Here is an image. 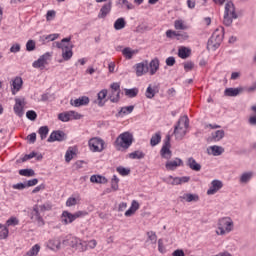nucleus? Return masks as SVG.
<instances>
[{"label": "nucleus", "mask_w": 256, "mask_h": 256, "mask_svg": "<svg viewBox=\"0 0 256 256\" xmlns=\"http://www.w3.org/2000/svg\"><path fill=\"white\" fill-rule=\"evenodd\" d=\"M148 68H150V75H155L159 71V58H154L148 63Z\"/></svg>", "instance_id": "obj_20"}, {"label": "nucleus", "mask_w": 256, "mask_h": 256, "mask_svg": "<svg viewBox=\"0 0 256 256\" xmlns=\"http://www.w3.org/2000/svg\"><path fill=\"white\" fill-rule=\"evenodd\" d=\"M177 41H187L189 39V34L187 32L177 33L176 32Z\"/></svg>", "instance_id": "obj_50"}, {"label": "nucleus", "mask_w": 256, "mask_h": 256, "mask_svg": "<svg viewBox=\"0 0 256 256\" xmlns=\"http://www.w3.org/2000/svg\"><path fill=\"white\" fill-rule=\"evenodd\" d=\"M26 51H35V40H28L26 43Z\"/></svg>", "instance_id": "obj_56"}, {"label": "nucleus", "mask_w": 256, "mask_h": 256, "mask_svg": "<svg viewBox=\"0 0 256 256\" xmlns=\"http://www.w3.org/2000/svg\"><path fill=\"white\" fill-rule=\"evenodd\" d=\"M174 27H175V29L182 30V31H185L187 29V25H185L183 20H176L174 22Z\"/></svg>", "instance_id": "obj_46"}, {"label": "nucleus", "mask_w": 256, "mask_h": 256, "mask_svg": "<svg viewBox=\"0 0 256 256\" xmlns=\"http://www.w3.org/2000/svg\"><path fill=\"white\" fill-rule=\"evenodd\" d=\"M68 114L70 117V121L71 119L78 120V119H81V117H83V115L79 114V112H76V111H68Z\"/></svg>", "instance_id": "obj_54"}, {"label": "nucleus", "mask_w": 256, "mask_h": 256, "mask_svg": "<svg viewBox=\"0 0 256 256\" xmlns=\"http://www.w3.org/2000/svg\"><path fill=\"white\" fill-rule=\"evenodd\" d=\"M67 139V134L61 130H55L53 131L49 138L47 139L48 143H55V141L61 142L65 141Z\"/></svg>", "instance_id": "obj_12"}, {"label": "nucleus", "mask_w": 256, "mask_h": 256, "mask_svg": "<svg viewBox=\"0 0 256 256\" xmlns=\"http://www.w3.org/2000/svg\"><path fill=\"white\" fill-rule=\"evenodd\" d=\"M183 166V160H181L180 158H175V160L172 161H168L166 162V169L168 171H175L176 167H181Z\"/></svg>", "instance_id": "obj_16"}, {"label": "nucleus", "mask_w": 256, "mask_h": 256, "mask_svg": "<svg viewBox=\"0 0 256 256\" xmlns=\"http://www.w3.org/2000/svg\"><path fill=\"white\" fill-rule=\"evenodd\" d=\"M210 150L212 152V155H214V157L221 155L225 151L223 147L217 146V145L211 146Z\"/></svg>", "instance_id": "obj_36"}, {"label": "nucleus", "mask_w": 256, "mask_h": 256, "mask_svg": "<svg viewBox=\"0 0 256 256\" xmlns=\"http://www.w3.org/2000/svg\"><path fill=\"white\" fill-rule=\"evenodd\" d=\"M116 171H117V173H119V175H122V177H127V175H129L131 173V169L125 168L123 166L117 167Z\"/></svg>", "instance_id": "obj_41"}, {"label": "nucleus", "mask_w": 256, "mask_h": 256, "mask_svg": "<svg viewBox=\"0 0 256 256\" xmlns=\"http://www.w3.org/2000/svg\"><path fill=\"white\" fill-rule=\"evenodd\" d=\"M59 38V34H50L47 36H42V41H55V39Z\"/></svg>", "instance_id": "obj_52"}, {"label": "nucleus", "mask_w": 256, "mask_h": 256, "mask_svg": "<svg viewBox=\"0 0 256 256\" xmlns=\"http://www.w3.org/2000/svg\"><path fill=\"white\" fill-rule=\"evenodd\" d=\"M186 165L192 169V171H201V164L197 163L193 157L188 158Z\"/></svg>", "instance_id": "obj_25"}, {"label": "nucleus", "mask_w": 256, "mask_h": 256, "mask_svg": "<svg viewBox=\"0 0 256 256\" xmlns=\"http://www.w3.org/2000/svg\"><path fill=\"white\" fill-rule=\"evenodd\" d=\"M147 237L148 239L146 240V243H149V241L152 245H155L157 243V234H155V232L153 231L147 232Z\"/></svg>", "instance_id": "obj_38"}, {"label": "nucleus", "mask_w": 256, "mask_h": 256, "mask_svg": "<svg viewBox=\"0 0 256 256\" xmlns=\"http://www.w3.org/2000/svg\"><path fill=\"white\" fill-rule=\"evenodd\" d=\"M56 15H57V12H55V10H49L46 13V20L47 21H53V19H55Z\"/></svg>", "instance_id": "obj_55"}, {"label": "nucleus", "mask_w": 256, "mask_h": 256, "mask_svg": "<svg viewBox=\"0 0 256 256\" xmlns=\"http://www.w3.org/2000/svg\"><path fill=\"white\" fill-rule=\"evenodd\" d=\"M88 146L93 153H102L105 150V140L100 137H93L88 141Z\"/></svg>", "instance_id": "obj_6"}, {"label": "nucleus", "mask_w": 256, "mask_h": 256, "mask_svg": "<svg viewBox=\"0 0 256 256\" xmlns=\"http://www.w3.org/2000/svg\"><path fill=\"white\" fill-rule=\"evenodd\" d=\"M220 189H223V182L221 180H213L211 187L207 190V195H215Z\"/></svg>", "instance_id": "obj_13"}, {"label": "nucleus", "mask_w": 256, "mask_h": 256, "mask_svg": "<svg viewBox=\"0 0 256 256\" xmlns=\"http://www.w3.org/2000/svg\"><path fill=\"white\" fill-rule=\"evenodd\" d=\"M39 251H41V246L36 244L26 253L25 256H37L39 255Z\"/></svg>", "instance_id": "obj_35"}, {"label": "nucleus", "mask_w": 256, "mask_h": 256, "mask_svg": "<svg viewBox=\"0 0 256 256\" xmlns=\"http://www.w3.org/2000/svg\"><path fill=\"white\" fill-rule=\"evenodd\" d=\"M33 157H37V152H31L30 154L24 155L22 158V163H25V161H29V159H33Z\"/></svg>", "instance_id": "obj_61"}, {"label": "nucleus", "mask_w": 256, "mask_h": 256, "mask_svg": "<svg viewBox=\"0 0 256 256\" xmlns=\"http://www.w3.org/2000/svg\"><path fill=\"white\" fill-rule=\"evenodd\" d=\"M26 117L30 121H35V119H37V112L33 110H29L28 112H26Z\"/></svg>", "instance_id": "obj_53"}, {"label": "nucleus", "mask_w": 256, "mask_h": 256, "mask_svg": "<svg viewBox=\"0 0 256 256\" xmlns=\"http://www.w3.org/2000/svg\"><path fill=\"white\" fill-rule=\"evenodd\" d=\"M225 137L224 130H217L215 133H212V141H221Z\"/></svg>", "instance_id": "obj_37"}, {"label": "nucleus", "mask_w": 256, "mask_h": 256, "mask_svg": "<svg viewBox=\"0 0 256 256\" xmlns=\"http://www.w3.org/2000/svg\"><path fill=\"white\" fill-rule=\"evenodd\" d=\"M127 25V22H125V18H118L114 22V29L116 31H121V29H125V26Z\"/></svg>", "instance_id": "obj_29"}, {"label": "nucleus", "mask_w": 256, "mask_h": 256, "mask_svg": "<svg viewBox=\"0 0 256 256\" xmlns=\"http://www.w3.org/2000/svg\"><path fill=\"white\" fill-rule=\"evenodd\" d=\"M240 93H243V88H226L224 91V95L226 97H237Z\"/></svg>", "instance_id": "obj_19"}, {"label": "nucleus", "mask_w": 256, "mask_h": 256, "mask_svg": "<svg viewBox=\"0 0 256 256\" xmlns=\"http://www.w3.org/2000/svg\"><path fill=\"white\" fill-rule=\"evenodd\" d=\"M191 55V50L187 49V47H182L178 50V57L180 59H187Z\"/></svg>", "instance_id": "obj_31"}, {"label": "nucleus", "mask_w": 256, "mask_h": 256, "mask_svg": "<svg viewBox=\"0 0 256 256\" xmlns=\"http://www.w3.org/2000/svg\"><path fill=\"white\" fill-rule=\"evenodd\" d=\"M191 181V177L189 176H183V177H176L174 179L175 185H181L182 183H189Z\"/></svg>", "instance_id": "obj_43"}, {"label": "nucleus", "mask_w": 256, "mask_h": 256, "mask_svg": "<svg viewBox=\"0 0 256 256\" xmlns=\"http://www.w3.org/2000/svg\"><path fill=\"white\" fill-rule=\"evenodd\" d=\"M161 143V132H156L150 139L151 147H155Z\"/></svg>", "instance_id": "obj_30"}, {"label": "nucleus", "mask_w": 256, "mask_h": 256, "mask_svg": "<svg viewBox=\"0 0 256 256\" xmlns=\"http://www.w3.org/2000/svg\"><path fill=\"white\" fill-rule=\"evenodd\" d=\"M194 67H195V63H193V62H191V61L186 62V63L184 64V69H185V71H193Z\"/></svg>", "instance_id": "obj_62"}, {"label": "nucleus", "mask_w": 256, "mask_h": 256, "mask_svg": "<svg viewBox=\"0 0 256 256\" xmlns=\"http://www.w3.org/2000/svg\"><path fill=\"white\" fill-rule=\"evenodd\" d=\"M226 15H231L232 19H237V13H235V4L233 2H227L225 5V12Z\"/></svg>", "instance_id": "obj_18"}, {"label": "nucleus", "mask_w": 256, "mask_h": 256, "mask_svg": "<svg viewBox=\"0 0 256 256\" xmlns=\"http://www.w3.org/2000/svg\"><path fill=\"white\" fill-rule=\"evenodd\" d=\"M58 119H59V121H62L63 123H67V121H71L69 112H64V113L58 114Z\"/></svg>", "instance_id": "obj_49"}, {"label": "nucleus", "mask_w": 256, "mask_h": 256, "mask_svg": "<svg viewBox=\"0 0 256 256\" xmlns=\"http://www.w3.org/2000/svg\"><path fill=\"white\" fill-rule=\"evenodd\" d=\"M108 99L111 103H119L121 99V92L111 90L108 94Z\"/></svg>", "instance_id": "obj_27"}, {"label": "nucleus", "mask_w": 256, "mask_h": 256, "mask_svg": "<svg viewBox=\"0 0 256 256\" xmlns=\"http://www.w3.org/2000/svg\"><path fill=\"white\" fill-rule=\"evenodd\" d=\"M129 159H145L143 151L136 150L128 154Z\"/></svg>", "instance_id": "obj_32"}, {"label": "nucleus", "mask_w": 256, "mask_h": 256, "mask_svg": "<svg viewBox=\"0 0 256 256\" xmlns=\"http://www.w3.org/2000/svg\"><path fill=\"white\" fill-rule=\"evenodd\" d=\"M19 175H22L23 177H33L35 171L33 169H21L19 170Z\"/></svg>", "instance_id": "obj_42"}, {"label": "nucleus", "mask_w": 256, "mask_h": 256, "mask_svg": "<svg viewBox=\"0 0 256 256\" xmlns=\"http://www.w3.org/2000/svg\"><path fill=\"white\" fill-rule=\"evenodd\" d=\"M253 175L254 173L249 171V172H244L241 176H240V183L246 184L249 183L251 181V179H253Z\"/></svg>", "instance_id": "obj_28"}, {"label": "nucleus", "mask_w": 256, "mask_h": 256, "mask_svg": "<svg viewBox=\"0 0 256 256\" xmlns=\"http://www.w3.org/2000/svg\"><path fill=\"white\" fill-rule=\"evenodd\" d=\"M89 213L87 211H77L74 214L69 211H64L61 216V221L63 225H69V223H73L75 219H79L80 217H87Z\"/></svg>", "instance_id": "obj_5"}, {"label": "nucleus", "mask_w": 256, "mask_h": 256, "mask_svg": "<svg viewBox=\"0 0 256 256\" xmlns=\"http://www.w3.org/2000/svg\"><path fill=\"white\" fill-rule=\"evenodd\" d=\"M49 245H51L52 249H61V241L60 240H51L49 242Z\"/></svg>", "instance_id": "obj_59"}, {"label": "nucleus", "mask_w": 256, "mask_h": 256, "mask_svg": "<svg viewBox=\"0 0 256 256\" xmlns=\"http://www.w3.org/2000/svg\"><path fill=\"white\" fill-rule=\"evenodd\" d=\"M90 181L91 183L105 185V183H107V178L105 176L94 174L90 177Z\"/></svg>", "instance_id": "obj_26"}, {"label": "nucleus", "mask_w": 256, "mask_h": 256, "mask_svg": "<svg viewBox=\"0 0 256 256\" xmlns=\"http://www.w3.org/2000/svg\"><path fill=\"white\" fill-rule=\"evenodd\" d=\"M12 95H15V91H21V88L23 87V78L16 77L12 82Z\"/></svg>", "instance_id": "obj_21"}, {"label": "nucleus", "mask_w": 256, "mask_h": 256, "mask_svg": "<svg viewBox=\"0 0 256 256\" xmlns=\"http://www.w3.org/2000/svg\"><path fill=\"white\" fill-rule=\"evenodd\" d=\"M70 42H71V37L63 38L61 42H56V47L58 49H62V51H65V47H67L65 43H70Z\"/></svg>", "instance_id": "obj_40"}, {"label": "nucleus", "mask_w": 256, "mask_h": 256, "mask_svg": "<svg viewBox=\"0 0 256 256\" xmlns=\"http://www.w3.org/2000/svg\"><path fill=\"white\" fill-rule=\"evenodd\" d=\"M223 37H225V28H217L207 42L208 51H217L223 43Z\"/></svg>", "instance_id": "obj_1"}, {"label": "nucleus", "mask_w": 256, "mask_h": 256, "mask_svg": "<svg viewBox=\"0 0 256 256\" xmlns=\"http://www.w3.org/2000/svg\"><path fill=\"white\" fill-rule=\"evenodd\" d=\"M180 199H183L187 203H197V201H199V195L186 193L183 196H181Z\"/></svg>", "instance_id": "obj_24"}, {"label": "nucleus", "mask_w": 256, "mask_h": 256, "mask_svg": "<svg viewBox=\"0 0 256 256\" xmlns=\"http://www.w3.org/2000/svg\"><path fill=\"white\" fill-rule=\"evenodd\" d=\"M40 213H45V211H51V204H43V205H38Z\"/></svg>", "instance_id": "obj_60"}, {"label": "nucleus", "mask_w": 256, "mask_h": 256, "mask_svg": "<svg viewBox=\"0 0 256 256\" xmlns=\"http://www.w3.org/2000/svg\"><path fill=\"white\" fill-rule=\"evenodd\" d=\"M187 129H189V117L182 116L174 127L173 134L175 135V139L181 141L187 135Z\"/></svg>", "instance_id": "obj_2"}, {"label": "nucleus", "mask_w": 256, "mask_h": 256, "mask_svg": "<svg viewBox=\"0 0 256 256\" xmlns=\"http://www.w3.org/2000/svg\"><path fill=\"white\" fill-rule=\"evenodd\" d=\"M235 227V223L231 217H223L218 220V230L216 234L226 235V233H231Z\"/></svg>", "instance_id": "obj_4"}, {"label": "nucleus", "mask_w": 256, "mask_h": 256, "mask_svg": "<svg viewBox=\"0 0 256 256\" xmlns=\"http://www.w3.org/2000/svg\"><path fill=\"white\" fill-rule=\"evenodd\" d=\"M73 155H75V151L68 149L65 154V161L66 163H70V161L73 159Z\"/></svg>", "instance_id": "obj_51"}, {"label": "nucleus", "mask_w": 256, "mask_h": 256, "mask_svg": "<svg viewBox=\"0 0 256 256\" xmlns=\"http://www.w3.org/2000/svg\"><path fill=\"white\" fill-rule=\"evenodd\" d=\"M172 256H185V251L182 249H177L172 253Z\"/></svg>", "instance_id": "obj_64"}, {"label": "nucleus", "mask_w": 256, "mask_h": 256, "mask_svg": "<svg viewBox=\"0 0 256 256\" xmlns=\"http://www.w3.org/2000/svg\"><path fill=\"white\" fill-rule=\"evenodd\" d=\"M111 189L112 191H119V178L116 175L112 177L111 180Z\"/></svg>", "instance_id": "obj_44"}, {"label": "nucleus", "mask_w": 256, "mask_h": 256, "mask_svg": "<svg viewBox=\"0 0 256 256\" xmlns=\"http://www.w3.org/2000/svg\"><path fill=\"white\" fill-rule=\"evenodd\" d=\"M139 53L138 49H131V47H126L122 50V55L125 57V59H133V55H137Z\"/></svg>", "instance_id": "obj_22"}, {"label": "nucleus", "mask_w": 256, "mask_h": 256, "mask_svg": "<svg viewBox=\"0 0 256 256\" xmlns=\"http://www.w3.org/2000/svg\"><path fill=\"white\" fill-rule=\"evenodd\" d=\"M107 93H108L107 89H103L97 94L98 107H105L106 100L104 99L107 98Z\"/></svg>", "instance_id": "obj_23"}, {"label": "nucleus", "mask_w": 256, "mask_h": 256, "mask_svg": "<svg viewBox=\"0 0 256 256\" xmlns=\"http://www.w3.org/2000/svg\"><path fill=\"white\" fill-rule=\"evenodd\" d=\"M73 57V44H68L64 47V50H62V58L64 61H69Z\"/></svg>", "instance_id": "obj_17"}, {"label": "nucleus", "mask_w": 256, "mask_h": 256, "mask_svg": "<svg viewBox=\"0 0 256 256\" xmlns=\"http://www.w3.org/2000/svg\"><path fill=\"white\" fill-rule=\"evenodd\" d=\"M155 93V89L149 85L146 89L145 96L147 99H153V97H155Z\"/></svg>", "instance_id": "obj_47"}, {"label": "nucleus", "mask_w": 256, "mask_h": 256, "mask_svg": "<svg viewBox=\"0 0 256 256\" xmlns=\"http://www.w3.org/2000/svg\"><path fill=\"white\" fill-rule=\"evenodd\" d=\"M9 237V228L6 226L0 231V239H7Z\"/></svg>", "instance_id": "obj_57"}, {"label": "nucleus", "mask_w": 256, "mask_h": 256, "mask_svg": "<svg viewBox=\"0 0 256 256\" xmlns=\"http://www.w3.org/2000/svg\"><path fill=\"white\" fill-rule=\"evenodd\" d=\"M89 97L87 96H82L80 98H77L75 100H71L70 101V105H72V107H83L85 105H89Z\"/></svg>", "instance_id": "obj_15"}, {"label": "nucleus", "mask_w": 256, "mask_h": 256, "mask_svg": "<svg viewBox=\"0 0 256 256\" xmlns=\"http://www.w3.org/2000/svg\"><path fill=\"white\" fill-rule=\"evenodd\" d=\"M114 145L117 151H121V149H129V146L133 145V134L129 132H124L120 134L116 138Z\"/></svg>", "instance_id": "obj_3"}, {"label": "nucleus", "mask_w": 256, "mask_h": 256, "mask_svg": "<svg viewBox=\"0 0 256 256\" xmlns=\"http://www.w3.org/2000/svg\"><path fill=\"white\" fill-rule=\"evenodd\" d=\"M77 205V198L70 197L66 201V207H75Z\"/></svg>", "instance_id": "obj_58"}, {"label": "nucleus", "mask_w": 256, "mask_h": 256, "mask_svg": "<svg viewBox=\"0 0 256 256\" xmlns=\"http://www.w3.org/2000/svg\"><path fill=\"white\" fill-rule=\"evenodd\" d=\"M223 23L226 27H231L233 25V17L229 14H224Z\"/></svg>", "instance_id": "obj_48"}, {"label": "nucleus", "mask_w": 256, "mask_h": 256, "mask_svg": "<svg viewBox=\"0 0 256 256\" xmlns=\"http://www.w3.org/2000/svg\"><path fill=\"white\" fill-rule=\"evenodd\" d=\"M49 59H51V53L46 52L33 62L32 67H34V69H45V65H48Z\"/></svg>", "instance_id": "obj_8"}, {"label": "nucleus", "mask_w": 256, "mask_h": 256, "mask_svg": "<svg viewBox=\"0 0 256 256\" xmlns=\"http://www.w3.org/2000/svg\"><path fill=\"white\" fill-rule=\"evenodd\" d=\"M134 67L137 77H143V75H147V73H149V61L147 60L137 63Z\"/></svg>", "instance_id": "obj_9"}, {"label": "nucleus", "mask_w": 256, "mask_h": 256, "mask_svg": "<svg viewBox=\"0 0 256 256\" xmlns=\"http://www.w3.org/2000/svg\"><path fill=\"white\" fill-rule=\"evenodd\" d=\"M133 109H135V106H125L122 107L121 110L118 112L119 115H129V113H133Z\"/></svg>", "instance_id": "obj_45"}, {"label": "nucleus", "mask_w": 256, "mask_h": 256, "mask_svg": "<svg viewBox=\"0 0 256 256\" xmlns=\"http://www.w3.org/2000/svg\"><path fill=\"white\" fill-rule=\"evenodd\" d=\"M138 94H139V89L137 88L125 89L126 97H130L131 99H133V97H137Z\"/></svg>", "instance_id": "obj_39"}, {"label": "nucleus", "mask_w": 256, "mask_h": 256, "mask_svg": "<svg viewBox=\"0 0 256 256\" xmlns=\"http://www.w3.org/2000/svg\"><path fill=\"white\" fill-rule=\"evenodd\" d=\"M25 105H27L25 98H15L14 113L18 117L25 115V111H23V109H25Z\"/></svg>", "instance_id": "obj_10"}, {"label": "nucleus", "mask_w": 256, "mask_h": 256, "mask_svg": "<svg viewBox=\"0 0 256 256\" xmlns=\"http://www.w3.org/2000/svg\"><path fill=\"white\" fill-rule=\"evenodd\" d=\"M112 7H113L112 2H108V3L104 4L100 9V12L98 14V19H105V17H107V15H109V13H111Z\"/></svg>", "instance_id": "obj_14"}, {"label": "nucleus", "mask_w": 256, "mask_h": 256, "mask_svg": "<svg viewBox=\"0 0 256 256\" xmlns=\"http://www.w3.org/2000/svg\"><path fill=\"white\" fill-rule=\"evenodd\" d=\"M82 245L83 243H81V239L77 237H72L70 239V247H72V249H79Z\"/></svg>", "instance_id": "obj_34"}, {"label": "nucleus", "mask_w": 256, "mask_h": 256, "mask_svg": "<svg viewBox=\"0 0 256 256\" xmlns=\"http://www.w3.org/2000/svg\"><path fill=\"white\" fill-rule=\"evenodd\" d=\"M41 210L39 209V205H34L33 210L31 212L32 221H36L39 227H43L45 225V220H43V216H41Z\"/></svg>", "instance_id": "obj_11"}, {"label": "nucleus", "mask_w": 256, "mask_h": 256, "mask_svg": "<svg viewBox=\"0 0 256 256\" xmlns=\"http://www.w3.org/2000/svg\"><path fill=\"white\" fill-rule=\"evenodd\" d=\"M160 155L163 159H171L173 153L171 152V136L167 135L165 138L164 145L160 150Z\"/></svg>", "instance_id": "obj_7"}, {"label": "nucleus", "mask_w": 256, "mask_h": 256, "mask_svg": "<svg viewBox=\"0 0 256 256\" xmlns=\"http://www.w3.org/2000/svg\"><path fill=\"white\" fill-rule=\"evenodd\" d=\"M21 51V45L20 44H14L10 48V53H19Z\"/></svg>", "instance_id": "obj_63"}, {"label": "nucleus", "mask_w": 256, "mask_h": 256, "mask_svg": "<svg viewBox=\"0 0 256 256\" xmlns=\"http://www.w3.org/2000/svg\"><path fill=\"white\" fill-rule=\"evenodd\" d=\"M38 133L40 135V139L43 141L47 139V135H49V127L47 126H41L38 130Z\"/></svg>", "instance_id": "obj_33"}]
</instances>
